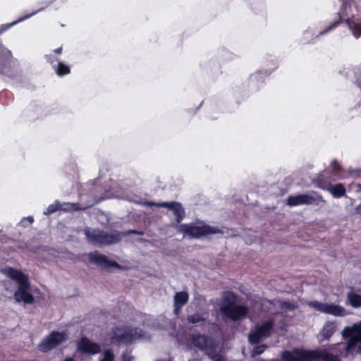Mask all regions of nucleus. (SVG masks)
<instances>
[{
  "instance_id": "f257e3e1",
  "label": "nucleus",
  "mask_w": 361,
  "mask_h": 361,
  "mask_svg": "<svg viewBox=\"0 0 361 361\" xmlns=\"http://www.w3.org/2000/svg\"><path fill=\"white\" fill-rule=\"evenodd\" d=\"M262 309L269 312L272 316L264 319L260 324L256 325L255 329L249 334V341L251 343H257L261 340L270 336L275 319L273 316L279 314H283L285 310H293L296 307L289 302L279 300L271 301L262 300Z\"/></svg>"
},
{
  "instance_id": "f03ea898",
  "label": "nucleus",
  "mask_w": 361,
  "mask_h": 361,
  "mask_svg": "<svg viewBox=\"0 0 361 361\" xmlns=\"http://www.w3.org/2000/svg\"><path fill=\"white\" fill-rule=\"evenodd\" d=\"M280 356L283 361H341L338 356L329 353L327 349L294 348L283 351Z\"/></svg>"
},
{
  "instance_id": "7ed1b4c3",
  "label": "nucleus",
  "mask_w": 361,
  "mask_h": 361,
  "mask_svg": "<svg viewBox=\"0 0 361 361\" xmlns=\"http://www.w3.org/2000/svg\"><path fill=\"white\" fill-rule=\"evenodd\" d=\"M236 295L232 292H225L220 300L218 314L224 318L235 321L244 317L247 310L243 305H236Z\"/></svg>"
},
{
  "instance_id": "20e7f679",
  "label": "nucleus",
  "mask_w": 361,
  "mask_h": 361,
  "mask_svg": "<svg viewBox=\"0 0 361 361\" xmlns=\"http://www.w3.org/2000/svg\"><path fill=\"white\" fill-rule=\"evenodd\" d=\"M142 336L141 330L127 326L114 327L107 335L111 343L118 345L131 343Z\"/></svg>"
},
{
  "instance_id": "39448f33",
  "label": "nucleus",
  "mask_w": 361,
  "mask_h": 361,
  "mask_svg": "<svg viewBox=\"0 0 361 361\" xmlns=\"http://www.w3.org/2000/svg\"><path fill=\"white\" fill-rule=\"evenodd\" d=\"M343 339L346 341L345 350L346 354L361 353V322L351 326H346L342 331Z\"/></svg>"
},
{
  "instance_id": "423d86ee",
  "label": "nucleus",
  "mask_w": 361,
  "mask_h": 361,
  "mask_svg": "<svg viewBox=\"0 0 361 361\" xmlns=\"http://www.w3.org/2000/svg\"><path fill=\"white\" fill-rule=\"evenodd\" d=\"M186 345L192 348L193 345L204 351L213 361H224L221 355L218 354V347L210 339L200 334L192 336Z\"/></svg>"
},
{
  "instance_id": "0eeeda50",
  "label": "nucleus",
  "mask_w": 361,
  "mask_h": 361,
  "mask_svg": "<svg viewBox=\"0 0 361 361\" xmlns=\"http://www.w3.org/2000/svg\"><path fill=\"white\" fill-rule=\"evenodd\" d=\"M85 233L88 241L95 245H109L121 240V235L118 233L107 234L98 229L87 228Z\"/></svg>"
},
{
  "instance_id": "6e6552de",
  "label": "nucleus",
  "mask_w": 361,
  "mask_h": 361,
  "mask_svg": "<svg viewBox=\"0 0 361 361\" xmlns=\"http://www.w3.org/2000/svg\"><path fill=\"white\" fill-rule=\"evenodd\" d=\"M177 228L180 232L194 238H198L206 235L215 234L221 232L217 228L211 227L202 224L200 225L180 224L177 226Z\"/></svg>"
},
{
  "instance_id": "1a4fd4ad",
  "label": "nucleus",
  "mask_w": 361,
  "mask_h": 361,
  "mask_svg": "<svg viewBox=\"0 0 361 361\" xmlns=\"http://www.w3.org/2000/svg\"><path fill=\"white\" fill-rule=\"evenodd\" d=\"M306 304L318 312L331 314L335 317H344L347 314V311L344 307L334 303H325L312 300L307 301Z\"/></svg>"
},
{
  "instance_id": "9d476101",
  "label": "nucleus",
  "mask_w": 361,
  "mask_h": 361,
  "mask_svg": "<svg viewBox=\"0 0 361 361\" xmlns=\"http://www.w3.org/2000/svg\"><path fill=\"white\" fill-rule=\"evenodd\" d=\"M350 15H353V5L350 3L345 4L340 11V18H346L345 22L352 35L358 38L361 36V22L355 17L349 18Z\"/></svg>"
},
{
  "instance_id": "9b49d317",
  "label": "nucleus",
  "mask_w": 361,
  "mask_h": 361,
  "mask_svg": "<svg viewBox=\"0 0 361 361\" xmlns=\"http://www.w3.org/2000/svg\"><path fill=\"white\" fill-rule=\"evenodd\" d=\"M287 204L290 207H296L299 205H318L320 202H324V200L319 195L312 192L310 194H301L297 195L289 196L287 198Z\"/></svg>"
},
{
  "instance_id": "f8f14e48",
  "label": "nucleus",
  "mask_w": 361,
  "mask_h": 361,
  "mask_svg": "<svg viewBox=\"0 0 361 361\" xmlns=\"http://www.w3.org/2000/svg\"><path fill=\"white\" fill-rule=\"evenodd\" d=\"M68 338L66 333L52 331L44 338L39 345V349L47 352L65 341Z\"/></svg>"
},
{
  "instance_id": "ddd939ff",
  "label": "nucleus",
  "mask_w": 361,
  "mask_h": 361,
  "mask_svg": "<svg viewBox=\"0 0 361 361\" xmlns=\"http://www.w3.org/2000/svg\"><path fill=\"white\" fill-rule=\"evenodd\" d=\"M1 273L15 281L18 286L29 282V278L27 274L20 270L6 267L1 269Z\"/></svg>"
},
{
  "instance_id": "4468645a",
  "label": "nucleus",
  "mask_w": 361,
  "mask_h": 361,
  "mask_svg": "<svg viewBox=\"0 0 361 361\" xmlns=\"http://www.w3.org/2000/svg\"><path fill=\"white\" fill-rule=\"evenodd\" d=\"M14 299L16 302H23L24 303L31 304L34 302V297L30 293V282L20 285L14 293Z\"/></svg>"
},
{
  "instance_id": "2eb2a0df",
  "label": "nucleus",
  "mask_w": 361,
  "mask_h": 361,
  "mask_svg": "<svg viewBox=\"0 0 361 361\" xmlns=\"http://www.w3.org/2000/svg\"><path fill=\"white\" fill-rule=\"evenodd\" d=\"M94 202H91L88 204H85L81 207H79L78 204H73V203H65L64 207L62 208V206L60 204L59 202L56 201L54 203L50 204L46 211L44 212V214L45 215H49L61 209L66 210V211H76L78 209H85L86 208L90 207L92 206Z\"/></svg>"
},
{
  "instance_id": "dca6fc26",
  "label": "nucleus",
  "mask_w": 361,
  "mask_h": 361,
  "mask_svg": "<svg viewBox=\"0 0 361 361\" xmlns=\"http://www.w3.org/2000/svg\"><path fill=\"white\" fill-rule=\"evenodd\" d=\"M89 262L94 263L104 268H120V266L115 262L110 260L105 255L97 252H90L88 254Z\"/></svg>"
},
{
  "instance_id": "f3484780",
  "label": "nucleus",
  "mask_w": 361,
  "mask_h": 361,
  "mask_svg": "<svg viewBox=\"0 0 361 361\" xmlns=\"http://www.w3.org/2000/svg\"><path fill=\"white\" fill-rule=\"evenodd\" d=\"M146 204L149 206L154 205L158 207H166L168 208L173 212L174 215L176 216L177 221L180 222L183 218L185 216V212L183 209L181 204L178 202H148L146 203Z\"/></svg>"
},
{
  "instance_id": "a211bd4d",
  "label": "nucleus",
  "mask_w": 361,
  "mask_h": 361,
  "mask_svg": "<svg viewBox=\"0 0 361 361\" xmlns=\"http://www.w3.org/2000/svg\"><path fill=\"white\" fill-rule=\"evenodd\" d=\"M318 186L324 190L329 191L334 197L336 198L343 197L345 194V188L341 183L331 185L323 181L321 178H319Z\"/></svg>"
},
{
  "instance_id": "6ab92c4d",
  "label": "nucleus",
  "mask_w": 361,
  "mask_h": 361,
  "mask_svg": "<svg viewBox=\"0 0 361 361\" xmlns=\"http://www.w3.org/2000/svg\"><path fill=\"white\" fill-rule=\"evenodd\" d=\"M78 349L85 353L94 355L101 351L100 345L88 338H82L78 343Z\"/></svg>"
},
{
  "instance_id": "aec40b11",
  "label": "nucleus",
  "mask_w": 361,
  "mask_h": 361,
  "mask_svg": "<svg viewBox=\"0 0 361 361\" xmlns=\"http://www.w3.org/2000/svg\"><path fill=\"white\" fill-rule=\"evenodd\" d=\"M336 330V324L334 322H326L317 336L319 343H322L324 341H329Z\"/></svg>"
},
{
  "instance_id": "412c9836",
  "label": "nucleus",
  "mask_w": 361,
  "mask_h": 361,
  "mask_svg": "<svg viewBox=\"0 0 361 361\" xmlns=\"http://www.w3.org/2000/svg\"><path fill=\"white\" fill-rule=\"evenodd\" d=\"M188 294L187 292H178L174 295V313L178 315L182 307L187 303Z\"/></svg>"
},
{
  "instance_id": "4be33fe9",
  "label": "nucleus",
  "mask_w": 361,
  "mask_h": 361,
  "mask_svg": "<svg viewBox=\"0 0 361 361\" xmlns=\"http://www.w3.org/2000/svg\"><path fill=\"white\" fill-rule=\"evenodd\" d=\"M11 56V51L0 44V72L4 73H6V64L8 62Z\"/></svg>"
},
{
  "instance_id": "5701e85b",
  "label": "nucleus",
  "mask_w": 361,
  "mask_h": 361,
  "mask_svg": "<svg viewBox=\"0 0 361 361\" xmlns=\"http://www.w3.org/2000/svg\"><path fill=\"white\" fill-rule=\"evenodd\" d=\"M42 9H39L30 14H28V15H26L24 17H22V18H20L18 20H16V21H13L11 23H8V24H6V25H2L1 27H0V35L4 32L5 30H6L7 29L11 27L12 26L16 25L17 23H20V22H22L25 20H27L28 18H30V17H32V16L35 15L36 13H37L39 11H40Z\"/></svg>"
},
{
  "instance_id": "b1692460",
  "label": "nucleus",
  "mask_w": 361,
  "mask_h": 361,
  "mask_svg": "<svg viewBox=\"0 0 361 361\" xmlns=\"http://www.w3.org/2000/svg\"><path fill=\"white\" fill-rule=\"evenodd\" d=\"M348 300L350 305L353 307L357 308L361 307V295L350 293L348 295Z\"/></svg>"
},
{
  "instance_id": "393cba45",
  "label": "nucleus",
  "mask_w": 361,
  "mask_h": 361,
  "mask_svg": "<svg viewBox=\"0 0 361 361\" xmlns=\"http://www.w3.org/2000/svg\"><path fill=\"white\" fill-rule=\"evenodd\" d=\"M55 68L57 75L59 76H62L70 73V68H68V66H67L61 62H59L57 63V67H55Z\"/></svg>"
},
{
  "instance_id": "a878e982",
  "label": "nucleus",
  "mask_w": 361,
  "mask_h": 361,
  "mask_svg": "<svg viewBox=\"0 0 361 361\" xmlns=\"http://www.w3.org/2000/svg\"><path fill=\"white\" fill-rule=\"evenodd\" d=\"M341 169V166L336 161H333L329 166V169L331 171L334 176L342 178L343 177L338 173Z\"/></svg>"
},
{
  "instance_id": "bb28decb",
  "label": "nucleus",
  "mask_w": 361,
  "mask_h": 361,
  "mask_svg": "<svg viewBox=\"0 0 361 361\" xmlns=\"http://www.w3.org/2000/svg\"><path fill=\"white\" fill-rule=\"evenodd\" d=\"M267 348V345H258L254 348V349L252 351L251 356L255 357L256 355H261L263 353L265 350Z\"/></svg>"
},
{
  "instance_id": "cd10ccee",
  "label": "nucleus",
  "mask_w": 361,
  "mask_h": 361,
  "mask_svg": "<svg viewBox=\"0 0 361 361\" xmlns=\"http://www.w3.org/2000/svg\"><path fill=\"white\" fill-rule=\"evenodd\" d=\"M102 358L100 361H114V354L110 350L105 351L102 355Z\"/></svg>"
},
{
  "instance_id": "c85d7f7f",
  "label": "nucleus",
  "mask_w": 361,
  "mask_h": 361,
  "mask_svg": "<svg viewBox=\"0 0 361 361\" xmlns=\"http://www.w3.org/2000/svg\"><path fill=\"white\" fill-rule=\"evenodd\" d=\"M204 319L203 317L199 314L191 315L188 317V321L191 323L196 324Z\"/></svg>"
},
{
  "instance_id": "c756f323",
  "label": "nucleus",
  "mask_w": 361,
  "mask_h": 361,
  "mask_svg": "<svg viewBox=\"0 0 361 361\" xmlns=\"http://www.w3.org/2000/svg\"><path fill=\"white\" fill-rule=\"evenodd\" d=\"M47 61L52 64L53 67L55 68L56 65L54 64L55 62H59V59H56L53 54H49L47 56Z\"/></svg>"
},
{
  "instance_id": "7c9ffc66",
  "label": "nucleus",
  "mask_w": 361,
  "mask_h": 361,
  "mask_svg": "<svg viewBox=\"0 0 361 361\" xmlns=\"http://www.w3.org/2000/svg\"><path fill=\"white\" fill-rule=\"evenodd\" d=\"M336 25H337L336 22L331 23V25L326 30H325L324 31L322 32L320 34L323 35V34L327 32L328 31L331 30L333 27H336Z\"/></svg>"
},
{
  "instance_id": "2f4dec72",
  "label": "nucleus",
  "mask_w": 361,
  "mask_h": 361,
  "mask_svg": "<svg viewBox=\"0 0 361 361\" xmlns=\"http://www.w3.org/2000/svg\"><path fill=\"white\" fill-rule=\"evenodd\" d=\"M25 221H28L30 224H32L33 222V218L32 216H29L25 219L23 220V222Z\"/></svg>"
},
{
  "instance_id": "473e14b6",
  "label": "nucleus",
  "mask_w": 361,
  "mask_h": 361,
  "mask_svg": "<svg viewBox=\"0 0 361 361\" xmlns=\"http://www.w3.org/2000/svg\"><path fill=\"white\" fill-rule=\"evenodd\" d=\"M62 51V47H59L54 50V52L56 54H61Z\"/></svg>"
},
{
  "instance_id": "72a5a7b5",
  "label": "nucleus",
  "mask_w": 361,
  "mask_h": 361,
  "mask_svg": "<svg viewBox=\"0 0 361 361\" xmlns=\"http://www.w3.org/2000/svg\"><path fill=\"white\" fill-rule=\"evenodd\" d=\"M338 345H339V344H333L329 346V350H334L336 347H337Z\"/></svg>"
},
{
  "instance_id": "f704fd0d",
  "label": "nucleus",
  "mask_w": 361,
  "mask_h": 361,
  "mask_svg": "<svg viewBox=\"0 0 361 361\" xmlns=\"http://www.w3.org/2000/svg\"><path fill=\"white\" fill-rule=\"evenodd\" d=\"M64 361H73L72 358H67Z\"/></svg>"
},
{
  "instance_id": "c9c22d12",
  "label": "nucleus",
  "mask_w": 361,
  "mask_h": 361,
  "mask_svg": "<svg viewBox=\"0 0 361 361\" xmlns=\"http://www.w3.org/2000/svg\"><path fill=\"white\" fill-rule=\"evenodd\" d=\"M178 342H179V343H183V341H181V340H180L179 338H178Z\"/></svg>"
}]
</instances>
